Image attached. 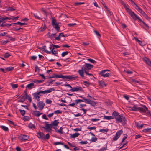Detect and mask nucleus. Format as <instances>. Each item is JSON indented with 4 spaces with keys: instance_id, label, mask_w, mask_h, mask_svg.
<instances>
[{
    "instance_id": "nucleus-1",
    "label": "nucleus",
    "mask_w": 151,
    "mask_h": 151,
    "mask_svg": "<svg viewBox=\"0 0 151 151\" xmlns=\"http://www.w3.org/2000/svg\"><path fill=\"white\" fill-rule=\"evenodd\" d=\"M121 3L124 6L126 10L128 13L129 14L134 20H136L138 19L139 21L142 22L146 27V28H143L145 30L148 29L149 28V27L148 25L140 19V18L134 12L132 11L131 9H130L128 7V6H129V5H127L122 0L121 1Z\"/></svg>"
},
{
    "instance_id": "nucleus-2",
    "label": "nucleus",
    "mask_w": 151,
    "mask_h": 151,
    "mask_svg": "<svg viewBox=\"0 0 151 151\" xmlns=\"http://www.w3.org/2000/svg\"><path fill=\"white\" fill-rule=\"evenodd\" d=\"M52 78H61L64 79L65 81H67V79L75 80L76 78H78V76L73 77V75H63L62 73H60L59 75L56 74H53L52 76Z\"/></svg>"
},
{
    "instance_id": "nucleus-3",
    "label": "nucleus",
    "mask_w": 151,
    "mask_h": 151,
    "mask_svg": "<svg viewBox=\"0 0 151 151\" xmlns=\"http://www.w3.org/2000/svg\"><path fill=\"white\" fill-rule=\"evenodd\" d=\"M79 97L81 98L83 100H85V102L88 104H90L92 106L94 107L96 104H98V103L93 100H91L90 99H87L81 96H78Z\"/></svg>"
},
{
    "instance_id": "nucleus-4",
    "label": "nucleus",
    "mask_w": 151,
    "mask_h": 151,
    "mask_svg": "<svg viewBox=\"0 0 151 151\" xmlns=\"http://www.w3.org/2000/svg\"><path fill=\"white\" fill-rule=\"evenodd\" d=\"M45 127H42L46 129V132H51L52 130V124H48V122H45Z\"/></svg>"
},
{
    "instance_id": "nucleus-5",
    "label": "nucleus",
    "mask_w": 151,
    "mask_h": 151,
    "mask_svg": "<svg viewBox=\"0 0 151 151\" xmlns=\"http://www.w3.org/2000/svg\"><path fill=\"white\" fill-rule=\"evenodd\" d=\"M130 110L132 111H139L142 113H144L145 112V110L142 109V108L137 107L135 105H134L132 108H131Z\"/></svg>"
},
{
    "instance_id": "nucleus-6",
    "label": "nucleus",
    "mask_w": 151,
    "mask_h": 151,
    "mask_svg": "<svg viewBox=\"0 0 151 151\" xmlns=\"http://www.w3.org/2000/svg\"><path fill=\"white\" fill-rule=\"evenodd\" d=\"M108 70H103L99 73V75L103 77H108L111 76V74L109 73H106L107 71H109Z\"/></svg>"
},
{
    "instance_id": "nucleus-7",
    "label": "nucleus",
    "mask_w": 151,
    "mask_h": 151,
    "mask_svg": "<svg viewBox=\"0 0 151 151\" xmlns=\"http://www.w3.org/2000/svg\"><path fill=\"white\" fill-rule=\"evenodd\" d=\"M55 89L54 88H50L47 90L45 91H40L38 92V95H40V93L45 94L46 93H50L52 91H55ZM39 98V96H38V98Z\"/></svg>"
},
{
    "instance_id": "nucleus-8",
    "label": "nucleus",
    "mask_w": 151,
    "mask_h": 151,
    "mask_svg": "<svg viewBox=\"0 0 151 151\" xmlns=\"http://www.w3.org/2000/svg\"><path fill=\"white\" fill-rule=\"evenodd\" d=\"M116 121L119 122H123V124L124 125L126 123V120L125 117L123 116L122 114L119 116L118 118H116Z\"/></svg>"
},
{
    "instance_id": "nucleus-9",
    "label": "nucleus",
    "mask_w": 151,
    "mask_h": 151,
    "mask_svg": "<svg viewBox=\"0 0 151 151\" xmlns=\"http://www.w3.org/2000/svg\"><path fill=\"white\" fill-rule=\"evenodd\" d=\"M83 66L84 72L85 70L88 71V70H91L93 67V65L87 63H85V65Z\"/></svg>"
},
{
    "instance_id": "nucleus-10",
    "label": "nucleus",
    "mask_w": 151,
    "mask_h": 151,
    "mask_svg": "<svg viewBox=\"0 0 151 151\" xmlns=\"http://www.w3.org/2000/svg\"><path fill=\"white\" fill-rule=\"evenodd\" d=\"M123 131L122 130L118 131L116 133V135L113 138L114 141H116L119 137L120 135L123 133Z\"/></svg>"
},
{
    "instance_id": "nucleus-11",
    "label": "nucleus",
    "mask_w": 151,
    "mask_h": 151,
    "mask_svg": "<svg viewBox=\"0 0 151 151\" xmlns=\"http://www.w3.org/2000/svg\"><path fill=\"white\" fill-rule=\"evenodd\" d=\"M70 91H71L72 92H75V91H83V90L82 87L80 86H77L73 88H72L70 90Z\"/></svg>"
},
{
    "instance_id": "nucleus-12",
    "label": "nucleus",
    "mask_w": 151,
    "mask_h": 151,
    "mask_svg": "<svg viewBox=\"0 0 151 151\" xmlns=\"http://www.w3.org/2000/svg\"><path fill=\"white\" fill-rule=\"evenodd\" d=\"M21 97V98L20 99L18 100V102H22L23 103L24 102V101L26 99H27V96L22 95L19 98Z\"/></svg>"
},
{
    "instance_id": "nucleus-13",
    "label": "nucleus",
    "mask_w": 151,
    "mask_h": 151,
    "mask_svg": "<svg viewBox=\"0 0 151 151\" xmlns=\"http://www.w3.org/2000/svg\"><path fill=\"white\" fill-rule=\"evenodd\" d=\"M144 61L149 66H151V61L147 58L145 57L143 58Z\"/></svg>"
},
{
    "instance_id": "nucleus-14",
    "label": "nucleus",
    "mask_w": 151,
    "mask_h": 151,
    "mask_svg": "<svg viewBox=\"0 0 151 151\" xmlns=\"http://www.w3.org/2000/svg\"><path fill=\"white\" fill-rule=\"evenodd\" d=\"M29 136L25 135H22L19 137L20 139L22 141H25L27 140L29 138Z\"/></svg>"
},
{
    "instance_id": "nucleus-15",
    "label": "nucleus",
    "mask_w": 151,
    "mask_h": 151,
    "mask_svg": "<svg viewBox=\"0 0 151 151\" xmlns=\"http://www.w3.org/2000/svg\"><path fill=\"white\" fill-rule=\"evenodd\" d=\"M54 49H52V50L50 51H48L47 50H45V52L47 54H50L51 53H52L53 55H56L58 54V52L57 51L53 50Z\"/></svg>"
},
{
    "instance_id": "nucleus-16",
    "label": "nucleus",
    "mask_w": 151,
    "mask_h": 151,
    "mask_svg": "<svg viewBox=\"0 0 151 151\" xmlns=\"http://www.w3.org/2000/svg\"><path fill=\"white\" fill-rule=\"evenodd\" d=\"M143 107L142 108V109H143L145 111V112L144 113H146V111H147V115H150V116H151V113H150V111L148 110V108L147 107H146L145 105H143Z\"/></svg>"
},
{
    "instance_id": "nucleus-17",
    "label": "nucleus",
    "mask_w": 151,
    "mask_h": 151,
    "mask_svg": "<svg viewBox=\"0 0 151 151\" xmlns=\"http://www.w3.org/2000/svg\"><path fill=\"white\" fill-rule=\"evenodd\" d=\"M84 71V68L83 67H82L81 69V70H79L78 71V73L79 75L80 76L82 77H84V76L83 75V71Z\"/></svg>"
},
{
    "instance_id": "nucleus-18",
    "label": "nucleus",
    "mask_w": 151,
    "mask_h": 151,
    "mask_svg": "<svg viewBox=\"0 0 151 151\" xmlns=\"http://www.w3.org/2000/svg\"><path fill=\"white\" fill-rule=\"evenodd\" d=\"M38 135H39L40 137V138L41 140H45V134L43 132H41L39 131L38 132Z\"/></svg>"
},
{
    "instance_id": "nucleus-19",
    "label": "nucleus",
    "mask_w": 151,
    "mask_h": 151,
    "mask_svg": "<svg viewBox=\"0 0 151 151\" xmlns=\"http://www.w3.org/2000/svg\"><path fill=\"white\" fill-rule=\"evenodd\" d=\"M112 116H114L116 120V118H119V116H120L121 115H119V113L118 112L116 111H114L112 113Z\"/></svg>"
},
{
    "instance_id": "nucleus-20",
    "label": "nucleus",
    "mask_w": 151,
    "mask_h": 151,
    "mask_svg": "<svg viewBox=\"0 0 151 151\" xmlns=\"http://www.w3.org/2000/svg\"><path fill=\"white\" fill-rule=\"evenodd\" d=\"M59 123V122L57 120H55L53 121L50 124H52V126H57Z\"/></svg>"
},
{
    "instance_id": "nucleus-21",
    "label": "nucleus",
    "mask_w": 151,
    "mask_h": 151,
    "mask_svg": "<svg viewBox=\"0 0 151 151\" xmlns=\"http://www.w3.org/2000/svg\"><path fill=\"white\" fill-rule=\"evenodd\" d=\"M45 104L43 102L40 103L39 102H38V107L39 108V109L40 110L42 109L45 106Z\"/></svg>"
},
{
    "instance_id": "nucleus-22",
    "label": "nucleus",
    "mask_w": 151,
    "mask_h": 151,
    "mask_svg": "<svg viewBox=\"0 0 151 151\" xmlns=\"http://www.w3.org/2000/svg\"><path fill=\"white\" fill-rule=\"evenodd\" d=\"M53 27L55 28V29L58 31H59L60 30V27L59 25V23H56L55 25H52Z\"/></svg>"
},
{
    "instance_id": "nucleus-23",
    "label": "nucleus",
    "mask_w": 151,
    "mask_h": 151,
    "mask_svg": "<svg viewBox=\"0 0 151 151\" xmlns=\"http://www.w3.org/2000/svg\"><path fill=\"white\" fill-rule=\"evenodd\" d=\"M102 4L103 5V6L105 7V8L106 9V10L107 11H108L109 13L110 14V15H112V14L109 10V9L108 7L106 6L105 3L104 2L103 3H102Z\"/></svg>"
},
{
    "instance_id": "nucleus-24",
    "label": "nucleus",
    "mask_w": 151,
    "mask_h": 151,
    "mask_svg": "<svg viewBox=\"0 0 151 151\" xmlns=\"http://www.w3.org/2000/svg\"><path fill=\"white\" fill-rule=\"evenodd\" d=\"M0 19H1V20L2 21V22L4 21L7 20H11V18H10L9 17H3L1 16Z\"/></svg>"
},
{
    "instance_id": "nucleus-25",
    "label": "nucleus",
    "mask_w": 151,
    "mask_h": 151,
    "mask_svg": "<svg viewBox=\"0 0 151 151\" xmlns=\"http://www.w3.org/2000/svg\"><path fill=\"white\" fill-rule=\"evenodd\" d=\"M39 75L41 76L43 78L42 80H38V83H42L44 81V80L46 79L45 77L43 74H39Z\"/></svg>"
},
{
    "instance_id": "nucleus-26",
    "label": "nucleus",
    "mask_w": 151,
    "mask_h": 151,
    "mask_svg": "<svg viewBox=\"0 0 151 151\" xmlns=\"http://www.w3.org/2000/svg\"><path fill=\"white\" fill-rule=\"evenodd\" d=\"M99 86L101 87H103L104 85L105 86H106V85L105 84V82L103 81H99Z\"/></svg>"
},
{
    "instance_id": "nucleus-27",
    "label": "nucleus",
    "mask_w": 151,
    "mask_h": 151,
    "mask_svg": "<svg viewBox=\"0 0 151 151\" xmlns=\"http://www.w3.org/2000/svg\"><path fill=\"white\" fill-rule=\"evenodd\" d=\"M80 135L79 134L78 132H76L74 134H70V137L71 138H75L76 137H78V136Z\"/></svg>"
},
{
    "instance_id": "nucleus-28",
    "label": "nucleus",
    "mask_w": 151,
    "mask_h": 151,
    "mask_svg": "<svg viewBox=\"0 0 151 151\" xmlns=\"http://www.w3.org/2000/svg\"><path fill=\"white\" fill-rule=\"evenodd\" d=\"M10 26H11V24L7 23H2L0 25V27H9Z\"/></svg>"
},
{
    "instance_id": "nucleus-29",
    "label": "nucleus",
    "mask_w": 151,
    "mask_h": 151,
    "mask_svg": "<svg viewBox=\"0 0 151 151\" xmlns=\"http://www.w3.org/2000/svg\"><path fill=\"white\" fill-rule=\"evenodd\" d=\"M135 40L138 42L139 44L142 46H143L145 45V44H143L142 42L139 40L137 38H135Z\"/></svg>"
},
{
    "instance_id": "nucleus-30",
    "label": "nucleus",
    "mask_w": 151,
    "mask_h": 151,
    "mask_svg": "<svg viewBox=\"0 0 151 151\" xmlns=\"http://www.w3.org/2000/svg\"><path fill=\"white\" fill-rule=\"evenodd\" d=\"M52 25H55L56 23H59L58 22H57V20L56 19H55L54 18L52 17Z\"/></svg>"
},
{
    "instance_id": "nucleus-31",
    "label": "nucleus",
    "mask_w": 151,
    "mask_h": 151,
    "mask_svg": "<svg viewBox=\"0 0 151 151\" xmlns=\"http://www.w3.org/2000/svg\"><path fill=\"white\" fill-rule=\"evenodd\" d=\"M0 127L4 131H9L8 128L4 126L1 125Z\"/></svg>"
},
{
    "instance_id": "nucleus-32",
    "label": "nucleus",
    "mask_w": 151,
    "mask_h": 151,
    "mask_svg": "<svg viewBox=\"0 0 151 151\" xmlns=\"http://www.w3.org/2000/svg\"><path fill=\"white\" fill-rule=\"evenodd\" d=\"M114 117L111 116H104V119H106L108 120L114 119Z\"/></svg>"
},
{
    "instance_id": "nucleus-33",
    "label": "nucleus",
    "mask_w": 151,
    "mask_h": 151,
    "mask_svg": "<svg viewBox=\"0 0 151 151\" xmlns=\"http://www.w3.org/2000/svg\"><path fill=\"white\" fill-rule=\"evenodd\" d=\"M34 85V83H31L27 85V87L29 89L32 88V87Z\"/></svg>"
},
{
    "instance_id": "nucleus-34",
    "label": "nucleus",
    "mask_w": 151,
    "mask_h": 151,
    "mask_svg": "<svg viewBox=\"0 0 151 151\" xmlns=\"http://www.w3.org/2000/svg\"><path fill=\"white\" fill-rule=\"evenodd\" d=\"M5 69L7 70V71H10L14 69V67L12 66H10L9 67L6 68Z\"/></svg>"
},
{
    "instance_id": "nucleus-35",
    "label": "nucleus",
    "mask_w": 151,
    "mask_h": 151,
    "mask_svg": "<svg viewBox=\"0 0 151 151\" xmlns=\"http://www.w3.org/2000/svg\"><path fill=\"white\" fill-rule=\"evenodd\" d=\"M46 28V25L44 24L43 27H42V26L40 28V32H42L44 31Z\"/></svg>"
},
{
    "instance_id": "nucleus-36",
    "label": "nucleus",
    "mask_w": 151,
    "mask_h": 151,
    "mask_svg": "<svg viewBox=\"0 0 151 151\" xmlns=\"http://www.w3.org/2000/svg\"><path fill=\"white\" fill-rule=\"evenodd\" d=\"M11 85L13 89L17 88L18 86V84H13L12 83H11Z\"/></svg>"
},
{
    "instance_id": "nucleus-37",
    "label": "nucleus",
    "mask_w": 151,
    "mask_h": 151,
    "mask_svg": "<svg viewBox=\"0 0 151 151\" xmlns=\"http://www.w3.org/2000/svg\"><path fill=\"white\" fill-rule=\"evenodd\" d=\"M52 57L51 55H48L47 56L48 60L50 62H52L55 60V59H51Z\"/></svg>"
},
{
    "instance_id": "nucleus-38",
    "label": "nucleus",
    "mask_w": 151,
    "mask_h": 151,
    "mask_svg": "<svg viewBox=\"0 0 151 151\" xmlns=\"http://www.w3.org/2000/svg\"><path fill=\"white\" fill-rule=\"evenodd\" d=\"M109 129L108 128L103 129H100L99 130L100 132H101L104 133V132H107L108 131Z\"/></svg>"
},
{
    "instance_id": "nucleus-39",
    "label": "nucleus",
    "mask_w": 151,
    "mask_h": 151,
    "mask_svg": "<svg viewBox=\"0 0 151 151\" xmlns=\"http://www.w3.org/2000/svg\"><path fill=\"white\" fill-rule=\"evenodd\" d=\"M32 95L33 96V98L37 99L38 97V91L34 93H33Z\"/></svg>"
},
{
    "instance_id": "nucleus-40",
    "label": "nucleus",
    "mask_w": 151,
    "mask_h": 151,
    "mask_svg": "<svg viewBox=\"0 0 151 151\" xmlns=\"http://www.w3.org/2000/svg\"><path fill=\"white\" fill-rule=\"evenodd\" d=\"M75 102H76V104H77L78 103H79L81 102H83L84 101L82 99H77L74 101Z\"/></svg>"
},
{
    "instance_id": "nucleus-41",
    "label": "nucleus",
    "mask_w": 151,
    "mask_h": 151,
    "mask_svg": "<svg viewBox=\"0 0 151 151\" xmlns=\"http://www.w3.org/2000/svg\"><path fill=\"white\" fill-rule=\"evenodd\" d=\"M151 130V128L145 129L143 130V132L145 133L149 132Z\"/></svg>"
},
{
    "instance_id": "nucleus-42",
    "label": "nucleus",
    "mask_w": 151,
    "mask_h": 151,
    "mask_svg": "<svg viewBox=\"0 0 151 151\" xmlns=\"http://www.w3.org/2000/svg\"><path fill=\"white\" fill-rule=\"evenodd\" d=\"M19 111L20 112L21 115H22V116H24V115L25 113V111L24 110H22L20 109L19 110Z\"/></svg>"
},
{
    "instance_id": "nucleus-43",
    "label": "nucleus",
    "mask_w": 151,
    "mask_h": 151,
    "mask_svg": "<svg viewBox=\"0 0 151 151\" xmlns=\"http://www.w3.org/2000/svg\"><path fill=\"white\" fill-rule=\"evenodd\" d=\"M88 60L89 62L92 63H96V62L94 60H93L91 59V58H88L87 59Z\"/></svg>"
},
{
    "instance_id": "nucleus-44",
    "label": "nucleus",
    "mask_w": 151,
    "mask_h": 151,
    "mask_svg": "<svg viewBox=\"0 0 151 151\" xmlns=\"http://www.w3.org/2000/svg\"><path fill=\"white\" fill-rule=\"evenodd\" d=\"M59 36H60L61 37H68V35L67 34L64 35L63 33H60L59 34Z\"/></svg>"
},
{
    "instance_id": "nucleus-45",
    "label": "nucleus",
    "mask_w": 151,
    "mask_h": 151,
    "mask_svg": "<svg viewBox=\"0 0 151 151\" xmlns=\"http://www.w3.org/2000/svg\"><path fill=\"white\" fill-rule=\"evenodd\" d=\"M29 128L32 129L35 128V127L34 125L32 124L31 123H30L29 125Z\"/></svg>"
},
{
    "instance_id": "nucleus-46",
    "label": "nucleus",
    "mask_w": 151,
    "mask_h": 151,
    "mask_svg": "<svg viewBox=\"0 0 151 151\" xmlns=\"http://www.w3.org/2000/svg\"><path fill=\"white\" fill-rule=\"evenodd\" d=\"M29 117L27 116H24L23 118V120L25 121L29 120Z\"/></svg>"
},
{
    "instance_id": "nucleus-47",
    "label": "nucleus",
    "mask_w": 151,
    "mask_h": 151,
    "mask_svg": "<svg viewBox=\"0 0 151 151\" xmlns=\"http://www.w3.org/2000/svg\"><path fill=\"white\" fill-rule=\"evenodd\" d=\"M69 52L68 51H65L63 52L61 54V56L62 57H63L68 54Z\"/></svg>"
},
{
    "instance_id": "nucleus-48",
    "label": "nucleus",
    "mask_w": 151,
    "mask_h": 151,
    "mask_svg": "<svg viewBox=\"0 0 151 151\" xmlns=\"http://www.w3.org/2000/svg\"><path fill=\"white\" fill-rule=\"evenodd\" d=\"M63 128L62 127H61L59 129V130H58L57 131V133H60V134H63V131H62Z\"/></svg>"
},
{
    "instance_id": "nucleus-49",
    "label": "nucleus",
    "mask_w": 151,
    "mask_h": 151,
    "mask_svg": "<svg viewBox=\"0 0 151 151\" xmlns=\"http://www.w3.org/2000/svg\"><path fill=\"white\" fill-rule=\"evenodd\" d=\"M50 137V135L49 133L47 134L45 136V140H48L49 139Z\"/></svg>"
},
{
    "instance_id": "nucleus-50",
    "label": "nucleus",
    "mask_w": 151,
    "mask_h": 151,
    "mask_svg": "<svg viewBox=\"0 0 151 151\" xmlns=\"http://www.w3.org/2000/svg\"><path fill=\"white\" fill-rule=\"evenodd\" d=\"M32 114L33 115L38 117V111H32Z\"/></svg>"
},
{
    "instance_id": "nucleus-51",
    "label": "nucleus",
    "mask_w": 151,
    "mask_h": 151,
    "mask_svg": "<svg viewBox=\"0 0 151 151\" xmlns=\"http://www.w3.org/2000/svg\"><path fill=\"white\" fill-rule=\"evenodd\" d=\"M32 15H33L35 19H38V16L37 13H35L32 12L31 13Z\"/></svg>"
},
{
    "instance_id": "nucleus-52",
    "label": "nucleus",
    "mask_w": 151,
    "mask_h": 151,
    "mask_svg": "<svg viewBox=\"0 0 151 151\" xmlns=\"http://www.w3.org/2000/svg\"><path fill=\"white\" fill-rule=\"evenodd\" d=\"M10 56H11V55H10L9 53L8 52H6L5 54L4 55V57L6 58H7Z\"/></svg>"
},
{
    "instance_id": "nucleus-53",
    "label": "nucleus",
    "mask_w": 151,
    "mask_h": 151,
    "mask_svg": "<svg viewBox=\"0 0 151 151\" xmlns=\"http://www.w3.org/2000/svg\"><path fill=\"white\" fill-rule=\"evenodd\" d=\"M84 2H76L74 4V5L75 6H77L80 5L82 4H84Z\"/></svg>"
},
{
    "instance_id": "nucleus-54",
    "label": "nucleus",
    "mask_w": 151,
    "mask_h": 151,
    "mask_svg": "<svg viewBox=\"0 0 151 151\" xmlns=\"http://www.w3.org/2000/svg\"><path fill=\"white\" fill-rule=\"evenodd\" d=\"M1 44L2 45H4L6 44H7L8 42H9V41L8 40H6L5 41H1Z\"/></svg>"
},
{
    "instance_id": "nucleus-55",
    "label": "nucleus",
    "mask_w": 151,
    "mask_h": 151,
    "mask_svg": "<svg viewBox=\"0 0 151 151\" xmlns=\"http://www.w3.org/2000/svg\"><path fill=\"white\" fill-rule=\"evenodd\" d=\"M94 32L96 34V35L98 37H101V35L99 33V32L96 30H94Z\"/></svg>"
},
{
    "instance_id": "nucleus-56",
    "label": "nucleus",
    "mask_w": 151,
    "mask_h": 151,
    "mask_svg": "<svg viewBox=\"0 0 151 151\" xmlns=\"http://www.w3.org/2000/svg\"><path fill=\"white\" fill-rule=\"evenodd\" d=\"M124 72L127 73L128 74H131L132 73H133V72L132 71H130L127 70H124Z\"/></svg>"
},
{
    "instance_id": "nucleus-57",
    "label": "nucleus",
    "mask_w": 151,
    "mask_h": 151,
    "mask_svg": "<svg viewBox=\"0 0 151 151\" xmlns=\"http://www.w3.org/2000/svg\"><path fill=\"white\" fill-rule=\"evenodd\" d=\"M54 145H63L64 143L62 142H56L54 143Z\"/></svg>"
},
{
    "instance_id": "nucleus-58",
    "label": "nucleus",
    "mask_w": 151,
    "mask_h": 151,
    "mask_svg": "<svg viewBox=\"0 0 151 151\" xmlns=\"http://www.w3.org/2000/svg\"><path fill=\"white\" fill-rule=\"evenodd\" d=\"M55 80H53L52 79H51L50 80V81H48L47 83H48L49 84L48 85V86L50 84H52L53 83L52 82L53 81H54Z\"/></svg>"
},
{
    "instance_id": "nucleus-59",
    "label": "nucleus",
    "mask_w": 151,
    "mask_h": 151,
    "mask_svg": "<svg viewBox=\"0 0 151 151\" xmlns=\"http://www.w3.org/2000/svg\"><path fill=\"white\" fill-rule=\"evenodd\" d=\"M52 46H53V49H54L55 48H58L60 47V46L53 45L52 44Z\"/></svg>"
},
{
    "instance_id": "nucleus-60",
    "label": "nucleus",
    "mask_w": 151,
    "mask_h": 151,
    "mask_svg": "<svg viewBox=\"0 0 151 151\" xmlns=\"http://www.w3.org/2000/svg\"><path fill=\"white\" fill-rule=\"evenodd\" d=\"M17 24L19 25H20L21 26L23 25H27V24L25 23H21L19 21L17 22Z\"/></svg>"
},
{
    "instance_id": "nucleus-61",
    "label": "nucleus",
    "mask_w": 151,
    "mask_h": 151,
    "mask_svg": "<svg viewBox=\"0 0 151 151\" xmlns=\"http://www.w3.org/2000/svg\"><path fill=\"white\" fill-rule=\"evenodd\" d=\"M97 138L96 137H92L91 141L93 142H95L97 141Z\"/></svg>"
},
{
    "instance_id": "nucleus-62",
    "label": "nucleus",
    "mask_w": 151,
    "mask_h": 151,
    "mask_svg": "<svg viewBox=\"0 0 151 151\" xmlns=\"http://www.w3.org/2000/svg\"><path fill=\"white\" fill-rule=\"evenodd\" d=\"M90 120L92 122H96L99 121L100 119H91Z\"/></svg>"
},
{
    "instance_id": "nucleus-63",
    "label": "nucleus",
    "mask_w": 151,
    "mask_h": 151,
    "mask_svg": "<svg viewBox=\"0 0 151 151\" xmlns=\"http://www.w3.org/2000/svg\"><path fill=\"white\" fill-rule=\"evenodd\" d=\"M56 34V33H52L50 35H49V36L48 37L51 38V37L53 36L54 37H55V35Z\"/></svg>"
},
{
    "instance_id": "nucleus-64",
    "label": "nucleus",
    "mask_w": 151,
    "mask_h": 151,
    "mask_svg": "<svg viewBox=\"0 0 151 151\" xmlns=\"http://www.w3.org/2000/svg\"><path fill=\"white\" fill-rule=\"evenodd\" d=\"M42 118L46 120H48V118L47 117V116L45 114H43L42 115Z\"/></svg>"
}]
</instances>
